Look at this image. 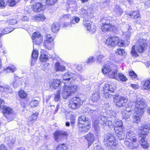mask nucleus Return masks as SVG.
Here are the masks:
<instances>
[{"label":"nucleus","mask_w":150,"mask_h":150,"mask_svg":"<svg viewBox=\"0 0 150 150\" xmlns=\"http://www.w3.org/2000/svg\"><path fill=\"white\" fill-rule=\"evenodd\" d=\"M134 110H126L121 113L123 119L126 120L130 116L132 113L133 115V122L138 123L139 122L145 110L144 108L147 106L144 100L141 97H137L135 101Z\"/></svg>","instance_id":"f257e3e1"},{"label":"nucleus","mask_w":150,"mask_h":150,"mask_svg":"<svg viewBox=\"0 0 150 150\" xmlns=\"http://www.w3.org/2000/svg\"><path fill=\"white\" fill-rule=\"evenodd\" d=\"M103 88V96L106 98L113 96L114 102L117 107H121L126 105L128 99L126 97L117 95L114 96V91L116 88L114 85L106 83L104 86Z\"/></svg>","instance_id":"f03ea898"},{"label":"nucleus","mask_w":150,"mask_h":150,"mask_svg":"<svg viewBox=\"0 0 150 150\" xmlns=\"http://www.w3.org/2000/svg\"><path fill=\"white\" fill-rule=\"evenodd\" d=\"M150 129V125H145L140 127L138 130V136L139 137V144L144 148L147 149L148 147V144L145 140L147 133Z\"/></svg>","instance_id":"7ed1b4c3"},{"label":"nucleus","mask_w":150,"mask_h":150,"mask_svg":"<svg viewBox=\"0 0 150 150\" xmlns=\"http://www.w3.org/2000/svg\"><path fill=\"white\" fill-rule=\"evenodd\" d=\"M80 13L81 16L84 18H85L83 21V23L85 27L87 28V30L91 33H93L96 31V29L94 28L91 29V25L90 21L86 20V19H88L92 17V13H91L90 11L89 10H85L84 8H82L80 11Z\"/></svg>","instance_id":"20e7f679"},{"label":"nucleus","mask_w":150,"mask_h":150,"mask_svg":"<svg viewBox=\"0 0 150 150\" xmlns=\"http://www.w3.org/2000/svg\"><path fill=\"white\" fill-rule=\"evenodd\" d=\"M80 13L81 16L84 18H85L83 21V23L85 27L87 28V30L91 33H93L96 31V29L94 28L91 29V25L90 21L86 20V19H88L92 17V13H91L90 11L89 10H85L84 8H82L80 11Z\"/></svg>","instance_id":"39448f33"},{"label":"nucleus","mask_w":150,"mask_h":150,"mask_svg":"<svg viewBox=\"0 0 150 150\" xmlns=\"http://www.w3.org/2000/svg\"><path fill=\"white\" fill-rule=\"evenodd\" d=\"M138 44L136 46L134 45L131 52L132 56L136 57L138 56L137 52L142 53L143 51L146 49L147 46V43L144 39H139L137 41Z\"/></svg>","instance_id":"423d86ee"},{"label":"nucleus","mask_w":150,"mask_h":150,"mask_svg":"<svg viewBox=\"0 0 150 150\" xmlns=\"http://www.w3.org/2000/svg\"><path fill=\"white\" fill-rule=\"evenodd\" d=\"M104 142L105 146L110 150L115 149L117 144L112 134L108 133L105 138Z\"/></svg>","instance_id":"0eeeda50"},{"label":"nucleus","mask_w":150,"mask_h":150,"mask_svg":"<svg viewBox=\"0 0 150 150\" xmlns=\"http://www.w3.org/2000/svg\"><path fill=\"white\" fill-rule=\"evenodd\" d=\"M102 22V27L101 29L104 32L107 31H113L115 28V26L110 23L109 20L105 18L101 20Z\"/></svg>","instance_id":"6e6552de"},{"label":"nucleus","mask_w":150,"mask_h":150,"mask_svg":"<svg viewBox=\"0 0 150 150\" xmlns=\"http://www.w3.org/2000/svg\"><path fill=\"white\" fill-rule=\"evenodd\" d=\"M84 101L79 98L75 97L71 99L69 101V106L72 109H76L79 108L83 104Z\"/></svg>","instance_id":"1a4fd4ad"},{"label":"nucleus","mask_w":150,"mask_h":150,"mask_svg":"<svg viewBox=\"0 0 150 150\" xmlns=\"http://www.w3.org/2000/svg\"><path fill=\"white\" fill-rule=\"evenodd\" d=\"M13 110L11 108L6 106H4L2 108V112L6 118L8 122L13 119Z\"/></svg>","instance_id":"9d476101"},{"label":"nucleus","mask_w":150,"mask_h":150,"mask_svg":"<svg viewBox=\"0 0 150 150\" xmlns=\"http://www.w3.org/2000/svg\"><path fill=\"white\" fill-rule=\"evenodd\" d=\"M139 137L137 139V137L131 139L126 141L125 143L127 146L130 149H136L139 144Z\"/></svg>","instance_id":"9b49d317"},{"label":"nucleus","mask_w":150,"mask_h":150,"mask_svg":"<svg viewBox=\"0 0 150 150\" xmlns=\"http://www.w3.org/2000/svg\"><path fill=\"white\" fill-rule=\"evenodd\" d=\"M68 135V133L63 131H57L54 134L55 141L58 142L62 139L63 137H67Z\"/></svg>","instance_id":"f8f14e48"},{"label":"nucleus","mask_w":150,"mask_h":150,"mask_svg":"<svg viewBox=\"0 0 150 150\" xmlns=\"http://www.w3.org/2000/svg\"><path fill=\"white\" fill-rule=\"evenodd\" d=\"M118 40V37H109L107 39L106 44L109 47H114L116 45V43Z\"/></svg>","instance_id":"ddd939ff"},{"label":"nucleus","mask_w":150,"mask_h":150,"mask_svg":"<svg viewBox=\"0 0 150 150\" xmlns=\"http://www.w3.org/2000/svg\"><path fill=\"white\" fill-rule=\"evenodd\" d=\"M123 126L115 127H114L115 132L118 137L119 139L120 140L123 139L124 138L123 134Z\"/></svg>","instance_id":"4468645a"},{"label":"nucleus","mask_w":150,"mask_h":150,"mask_svg":"<svg viewBox=\"0 0 150 150\" xmlns=\"http://www.w3.org/2000/svg\"><path fill=\"white\" fill-rule=\"evenodd\" d=\"M74 74L71 72H67L63 75L62 79V82L64 84L66 82H68L71 79H73V77L74 76Z\"/></svg>","instance_id":"2eb2a0df"},{"label":"nucleus","mask_w":150,"mask_h":150,"mask_svg":"<svg viewBox=\"0 0 150 150\" xmlns=\"http://www.w3.org/2000/svg\"><path fill=\"white\" fill-rule=\"evenodd\" d=\"M32 8L34 11L39 12L42 10L43 5L40 3H36L32 5Z\"/></svg>","instance_id":"dca6fc26"},{"label":"nucleus","mask_w":150,"mask_h":150,"mask_svg":"<svg viewBox=\"0 0 150 150\" xmlns=\"http://www.w3.org/2000/svg\"><path fill=\"white\" fill-rule=\"evenodd\" d=\"M38 113L37 112L33 113L28 119V125L30 126L32 125L37 120Z\"/></svg>","instance_id":"f3484780"},{"label":"nucleus","mask_w":150,"mask_h":150,"mask_svg":"<svg viewBox=\"0 0 150 150\" xmlns=\"http://www.w3.org/2000/svg\"><path fill=\"white\" fill-rule=\"evenodd\" d=\"M89 124V123L78 124V127H79L80 131L81 132H88L90 128Z\"/></svg>","instance_id":"a211bd4d"},{"label":"nucleus","mask_w":150,"mask_h":150,"mask_svg":"<svg viewBox=\"0 0 150 150\" xmlns=\"http://www.w3.org/2000/svg\"><path fill=\"white\" fill-rule=\"evenodd\" d=\"M85 138L88 141V146L89 147L93 143L95 137L93 134L89 133L86 135Z\"/></svg>","instance_id":"6ab92c4d"},{"label":"nucleus","mask_w":150,"mask_h":150,"mask_svg":"<svg viewBox=\"0 0 150 150\" xmlns=\"http://www.w3.org/2000/svg\"><path fill=\"white\" fill-rule=\"evenodd\" d=\"M61 81L59 80L53 79L51 82L49 83L50 87L52 88L55 89L56 88L60 86Z\"/></svg>","instance_id":"aec40b11"},{"label":"nucleus","mask_w":150,"mask_h":150,"mask_svg":"<svg viewBox=\"0 0 150 150\" xmlns=\"http://www.w3.org/2000/svg\"><path fill=\"white\" fill-rule=\"evenodd\" d=\"M113 11L116 16H120L123 13V11L122 8L118 5L115 6L113 8Z\"/></svg>","instance_id":"412c9836"},{"label":"nucleus","mask_w":150,"mask_h":150,"mask_svg":"<svg viewBox=\"0 0 150 150\" xmlns=\"http://www.w3.org/2000/svg\"><path fill=\"white\" fill-rule=\"evenodd\" d=\"M72 95L65 85H64L63 90L62 92V96L64 98L66 99L70 96Z\"/></svg>","instance_id":"4be33fe9"},{"label":"nucleus","mask_w":150,"mask_h":150,"mask_svg":"<svg viewBox=\"0 0 150 150\" xmlns=\"http://www.w3.org/2000/svg\"><path fill=\"white\" fill-rule=\"evenodd\" d=\"M13 30L14 28H6L4 29H2V30H1V33H0V38L4 34L9 33L13 31ZM2 47V44L1 42L0 41V48L1 47Z\"/></svg>","instance_id":"5701e85b"},{"label":"nucleus","mask_w":150,"mask_h":150,"mask_svg":"<svg viewBox=\"0 0 150 150\" xmlns=\"http://www.w3.org/2000/svg\"><path fill=\"white\" fill-rule=\"evenodd\" d=\"M80 18L79 17L74 16L73 19L70 22V23L69 24L67 23H66L64 24V25L66 27H71L72 26V25L74 24L75 23L74 22L76 23H78L80 21Z\"/></svg>","instance_id":"b1692460"},{"label":"nucleus","mask_w":150,"mask_h":150,"mask_svg":"<svg viewBox=\"0 0 150 150\" xmlns=\"http://www.w3.org/2000/svg\"><path fill=\"white\" fill-rule=\"evenodd\" d=\"M113 123V126L118 127L122 126V122L121 120L117 119L116 117H112Z\"/></svg>","instance_id":"393cba45"},{"label":"nucleus","mask_w":150,"mask_h":150,"mask_svg":"<svg viewBox=\"0 0 150 150\" xmlns=\"http://www.w3.org/2000/svg\"><path fill=\"white\" fill-rule=\"evenodd\" d=\"M79 124H83V122H85L84 123H89V119L88 117H86L84 115H82L79 117Z\"/></svg>","instance_id":"a878e982"},{"label":"nucleus","mask_w":150,"mask_h":150,"mask_svg":"<svg viewBox=\"0 0 150 150\" xmlns=\"http://www.w3.org/2000/svg\"><path fill=\"white\" fill-rule=\"evenodd\" d=\"M66 86L72 95L76 92L78 88V87L76 85H71L69 86Z\"/></svg>","instance_id":"bb28decb"},{"label":"nucleus","mask_w":150,"mask_h":150,"mask_svg":"<svg viewBox=\"0 0 150 150\" xmlns=\"http://www.w3.org/2000/svg\"><path fill=\"white\" fill-rule=\"evenodd\" d=\"M108 76L110 78L114 79L117 80V70H112L110 71L108 74Z\"/></svg>","instance_id":"cd10ccee"},{"label":"nucleus","mask_w":150,"mask_h":150,"mask_svg":"<svg viewBox=\"0 0 150 150\" xmlns=\"http://www.w3.org/2000/svg\"><path fill=\"white\" fill-rule=\"evenodd\" d=\"M136 138L135 136L134 132L132 131H128L126 134V141L129 140L131 139Z\"/></svg>","instance_id":"c85d7f7f"},{"label":"nucleus","mask_w":150,"mask_h":150,"mask_svg":"<svg viewBox=\"0 0 150 150\" xmlns=\"http://www.w3.org/2000/svg\"><path fill=\"white\" fill-rule=\"evenodd\" d=\"M128 15L130 16L131 18L134 19H137L140 17L139 12L137 11L130 12L128 13Z\"/></svg>","instance_id":"c756f323"},{"label":"nucleus","mask_w":150,"mask_h":150,"mask_svg":"<svg viewBox=\"0 0 150 150\" xmlns=\"http://www.w3.org/2000/svg\"><path fill=\"white\" fill-rule=\"evenodd\" d=\"M108 120L107 118L103 116H100L99 117V123L104 126L107 125Z\"/></svg>","instance_id":"7c9ffc66"},{"label":"nucleus","mask_w":150,"mask_h":150,"mask_svg":"<svg viewBox=\"0 0 150 150\" xmlns=\"http://www.w3.org/2000/svg\"><path fill=\"white\" fill-rule=\"evenodd\" d=\"M59 25L58 22H54L51 27L52 31L54 33H57L59 30Z\"/></svg>","instance_id":"2f4dec72"},{"label":"nucleus","mask_w":150,"mask_h":150,"mask_svg":"<svg viewBox=\"0 0 150 150\" xmlns=\"http://www.w3.org/2000/svg\"><path fill=\"white\" fill-rule=\"evenodd\" d=\"M38 56V51L34 50L32 55L31 64H32L35 62V59H37Z\"/></svg>","instance_id":"473e14b6"},{"label":"nucleus","mask_w":150,"mask_h":150,"mask_svg":"<svg viewBox=\"0 0 150 150\" xmlns=\"http://www.w3.org/2000/svg\"><path fill=\"white\" fill-rule=\"evenodd\" d=\"M125 27L126 28L127 31H126V30L125 29L123 30L125 32V34L128 37H129L131 35V33L132 32L133 30L130 26L128 25L127 24L125 25Z\"/></svg>","instance_id":"72a5a7b5"},{"label":"nucleus","mask_w":150,"mask_h":150,"mask_svg":"<svg viewBox=\"0 0 150 150\" xmlns=\"http://www.w3.org/2000/svg\"><path fill=\"white\" fill-rule=\"evenodd\" d=\"M55 68L57 71H64L65 70V67L61 65L59 62H57L55 63Z\"/></svg>","instance_id":"f704fd0d"},{"label":"nucleus","mask_w":150,"mask_h":150,"mask_svg":"<svg viewBox=\"0 0 150 150\" xmlns=\"http://www.w3.org/2000/svg\"><path fill=\"white\" fill-rule=\"evenodd\" d=\"M111 70V68L108 65H105L104 66L102 69V71L104 74H107Z\"/></svg>","instance_id":"c9c22d12"},{"label":"nucleus","mask_w":150,"mask_h":150,"mask_svg":"<svg viewBox=\"0 0 150 150\" xmlns=\"http://www.w3.org/2000/svg\"><path fill=\"white\" fill-rule=\"evenodd\" d=\"M42 40L43 38L41 35L37 38L34 39L33 40V44L39 45L42 42Z\"/></svg>","instance_id":"e433bc0d"},{"label":"nucleus","mask_w":150,"mask_h":150,"mask_svg":"<svg viewBox=\"0 0 150 150\" xmlns=\"http://www.w3.org/2000/svg\"><path fill=\"white\" fill-rule=\"evenodd\" d=\"M43 46L48 50H51L53 47V44L51 42H44Z\"/></svg>","instance_id":"4c0bfd02"},{"label":"nucleus","mask_w":150,"mask_h":150,"mask_svg":"<svg viewBox=\"0 0 150 150\" xmlns=\"http://www.w3.org/2000/svg\"><path fill=\"white\" fill-rule=\"evenodd\" d=\"M69 7L71 11H76L77 8L76 3L74 1L72 4H69Z\"/></svg>","instance_id":"58836bf2"},{"label":"nucleus","mask_w":150,"mask_h":150,"mask_svg":"<svg viewBox=\"0 0 150 150\" xmlns=\"http://www.w3.org/2000/svg\"><path fill=\"white\" fill-rule=\"evenodd\" d=\"M100 98L99 94L98 93H96L92 95V100L93 102H96Z\"/></svg>","instance_id":"ea45409f"},{"label":"nucleus","mask_w":150,"mask_h":150,"mask_svg":"<svg viewBox=\"0 0 150 150\" xmlns=\"http://www.w3.org/2000/svg\"><path fill=\"white\" fill-rule=\"evenodd\" d=\"M21 0H8V4L11 6H13L19 3Z\"/></svg>","instance_id":"a19ab883"},{"label":"nucleus","mask_w":150,"mask_h":150,"mask_svg":"<svg viewBox=\"0 0 150 150\" xmlns=\"http://www.w3.org/2000/svg\"><path fill=\"white\" fill-rule=\"evenodd\" d=\"M18 95L20 98L21 99L25 98L27 96L26 93L23 90H21L18 92Z\"/></svg>","instance_id":"79ce46f5"},{"label":"nucleus","mask_w":150,"mask_h":150,"mask_svg":"<svg viewBox=\"0 0 150 150\" xmlns=\"http://www.w3.org/2000/svg\"><path fill=\"white\" fill-rule=\"evenodd\" d=\"M48 58V56L44 54H41L40 57V59L42 62L46 61Z\"/></svg>","instance_id":"37998d69"},{"label":"nucleus","mask_w":150,"mask_h":150,"mask_svg":"<svg viewBox=\"0 0 150 150\" xmlns=\"http://www.w3.org/2000/svg\"><path fill=\"white\" fill-rule=\"evenodd\" d=\"M54 38L50 34H47L45 36V41L44 42H51L54 40Z\"/></svg>","instance_id":"c03bdc74"},{"label":"nucleus","mask_w":150,"mask_h":150,"mask_svg":"<svg viewBox=\"0 0 150 150\" xmlns=\"http://www.w3.org/2000/svg\"><path fill=\"white\" fill-rule=\"evenodd\" d=\"M16 70V68L13 66L8 67L4 70L7 72H13Z\"/></svg>","instance_id":"a18cd8bd"},{"label":"nucleus","mask_w":150,"mask_h":150,"mask_svg":"<svg viewBox=\"0 0 150 150\" xmlns=\"http://www.w3.org/2000/svg\"><path fill=\"white\" fill-rule=\"evenodd\" d=\"M57 0H46V4L48 6L53 5L57 3Z\"/></svg>","instance_id":"49530a36"},{"label":"nucleus","mask_w":150,"mask_h":150,"mask_svg":"<svg viewBox=\"0 0 150 150\" xmlns=\"http://www.w3.org/2000/svg\"><path fill=\"white\" fill-rule=\"evenodd\" d=\"M67 148L66 145L63 144L59 145L57 147L56 150H66Z\"/></svg>","instance_id":"de8ad7c7"},{"label":"nucleus","mask_w":150,"mask_h":150,"mask_svg":"<svg viewBox=\"0 0 150 150\" xmlns=\"http://www.w3.org/2000/svg\"><path fill=\"white\" fill-rule=\"evenodd\" d=\"M118 76L120 80L122 81H125L127 80L126 77L122 73H119Z\"/></svg>","instance_id":"09e8293b"},{"label":"nucleus","mask_w":150,"mask_h":150,"mask_svg":"<svg viewBox=\"0 0 150 150\" xmlns=\"http://www.w3.org/2000/svg\"><path fill=\"white\" fill-rule=\"evenodd\" d=\"M38 101L35 100H33L30 103V106L33 108L36 107L38 104Z\"/></svg>","instance_id":"8fccbe9b"},{"label":"nucleus","mask_w":150,"mask_h":150,"mask_svg":"<svg viewBox=\"0 0 150 150\" xmlns=\"http://www.w3.org/2000/svg\"><path fill=\"white\" fill-rule=\"evenodd\" d=\"M144 88L146 90L150 89V81L147 80L146 81L143 86Z\"/></svg>","instance_id":"3c124183"},{"label":"nucleus","mask_w":150,"mask_h":150,"mask_svg":"<svg viewBox=\"0 0 150 150\" xmlns=\"http://www.w3.org/2000/svg\"><path fill=\"white\" fill-rule=\"evenodd\" d=\"M116 53L117 55H123L125 54V51L124 49H118L116 51Z\"/></svg>","instance_id":"603ef678"},{"label":"nucleus","mask_w":150,"mask_h":150,"mask_svg":"<svg viewBox=\"0 0 150 150\" xmlns=\"http://www.w3.org/2000/svg\"><path fill=\"white\" fill-rule=\"evenodd\" d=\"M105 57L104 55L99 54L96 56V59L98 62L100 63L102 61V59Z\"/></svg>","instance_id":"864d4df0"},{"label":"nucleus","mask_w":150,"mask_h":150,"mask_svg":"<svg viewBox=\"0 0 150 150\" xmlns=\"http://www.w3.org/2000/svg\"><path fill=\"white\" fill-rule=\"evenodd\" d=\"M51 109L54 110V114H55L58 111V109L59 108V105L58 104L56 107L54 105H51L50 106Z\"/></svg>","instance_id":"5fc2aeb1"},{"label":"nucleus","mask_w":150,"mask_h":150,"mask_svg":"<svg viewBox=\"0 0 150 150\" xmlns=\"http://www.w3.org/2000/svg\"><path fill=\"white\" fill-rule=\"evenodd\" d=\"M18 22L15 19H11L7 21L5 23L6 24H11L12 25H14Z\"/></svg>","instance_id":"6e6d98bb"},{"label":"nucleus","mask_w":150,"mask_h":150,"mask_svg":"<svg viewBox=\"0 0 150 150\" xmlns=\"http://www.w3.org/2000/svg\"><path fill=\"white\" fill-rule=\"evenodd\" d=\"M41 34L39 32H35L32 35V39L33 40L34 39L37 38L38 37L41 36Z\"/></svg>","instance_id":"4d7b16f0"},{"label":"nucleus","mask_w":150,"mask_h":150,"mask_svg":"<svg viewBox=\"0 0 150 150\" xmlns=\"http://www.w3.org/2000/svg\"><path fill=\"white\" fill-rule=\"evenodd\" d=\"M45 17L43 14H40L37 16L36 19L38 21H41L45 19Z\"/></svg>","instance_id":"13d9d810"},{"label":"nucleus","mask_w":150,"mask_h":150,"mask_svg":"<svg viewBox=\"0 0 150 150\" xmlns=\"http://www.w3.org/2000/svg\"><path fill=\"white\" fill-rule=\"evenodd\" d=\"M60 91H58L57 93L55 95L54 97V100L56 101H59L60 98Z\"/></svg>","instance_id":"bf43d9fd"},{"label":"nucleus","mask_w":150,"mask_h":150,"mask_svg":"<svg viewBox=\"0 0 150 150\" xmlns=\"http://www.w3.org/2000/svg\"><path fill=\"white\" fill-rule=\"evenodd\" d=\"M129 75L132 79H135L137 77V75L133 71H129Z\"/></svg>","instance_id":"052dcab7"},{"label":"nucleus","mask_w":150,"mask_h":150,"mask_svg":"<svg viewBox=\"0 0 150 150\" xmlns=\"http://www.w3.org/2000/svg\"><path fill=\"white\" fill-rule=\"evenodd\" d=\"M12 91V89L8 86H5L4 87V92L11 93Z\"/></svg>","instance_id":"680f3d73"},{"label":"nucleus","mask_w":150,"mask_h":150,"mask_svg":"<svg viewBox=\"0 0 150 150\" xmlns=\"http://www.w3.org/2000/svg\"><path fill=\"white\" fill-rule=\"evenodd\" d=\"M94 61V58L93 57H90L87 59L86 62L87 64H90Z\"/></svg>","instance_id":"e2e57ef3"},{"label":"nucleus","mask_w":150,"mask_h":150,"mask_svg":"<svg viewBox=\"0 0 150 150\" xmlns=\"http://www.w3.org/2000/svg\"><path fill=\"white\" fill-rule=\"evenodd\" d=\"M124 42L123 41L120 40L118 37V40L116 43V45H117L120 47H123L124 45Z\"/></svg>","instance_id":"0e129e2a"},{"label":"nucleus","mask_w":150,"mask_h":150,"mask_svg":"<svg viewBox=\"0 0 150 150\" xmlns=\"http://www.w3.org/2000/svg\"><path fill=\"white\" fill-rule=\"evenodd\" d=\"M71 123L72 125L73 126L75 122V117L73 115H71Z\"/></svg>","instance_id":"69168bd1"},{"label":"nucleus","mask_w":150,"mask_h":150,"mask_svg":"<svg viewBox=\"0 0 150 150\" xmlns=\"http://www.w3.org/2000/svg\"><path fill=\"white\" fill-rule=\"evenodd\" d=\"M109 114L112 116V117H116V113L113 110H110Z\"/></svg>","instance_id":"338daca9"},{"label":"nucleus","mask_w":150,"mask_h":150,"mask_svg":"<svg viewBox=\"0 0 150 150\" xmlns=\"http://www.w3.org/2000/svg\"><path fill=\"white\" fill-rule=\"evenodd\" d=\"M93 150H104V149L100 146L97 145L94 147Z\"/></svg>","instance_id":"774afa93"}]
</instances>
